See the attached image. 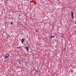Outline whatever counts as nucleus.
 <instances>
[{"instance_id":"obj_4","label":"nucleus","mask_w":76,"mask_h":76,"mask_svg":"<svg viewBox=\"0 0 76 76\" xmlns=\"http://www.w3.org/2000/svg\"><path fill=\"white\" fill-rule=\"evenodd\" d=\"M25 48L26 50H27V51H28V47H26Z\"/></svg>"},{"instance_id":"obj_2","label":"nucleus","mask_w":76,"mask_h":76,"mask_svg":"<svg viewBox=\"0 0 76 76\" xmlns=\"http://www.w3.org/2000/svg\"><path fill=\"white\" fill-rule=\"evenodd\" d=\"M71 16L72 17V18L73 19V18H74V16H73V12H71Z\"/></svg>"},{"instance_id":"obj_6","label":"nucleus","mask_w":76,"mask_h":76,"mask_svg":"<svg viewBox=\"0 0 76 76\" xmlns=\"http://www.w3.org/2000/svg\"><path fill=\"white\" fill-rule=\"evenodd\" d=\"M18 62H19V64L21 65V63H20V60H18Z\"/></svg>"},{"instance_id":"obj_8","label":"nucleus","mask_w":76,"mask_h":76,"mask_svg":"<svg viewBox=\"0 0 76 76\" xmlns=\"http://www.w3.org/2000/svg\"><path fill=\"white\" fill-rule=\"evenodd\" d=\"M12 23H13V22H11V25H12Z\"/></svg>"},{"instance_id":"obj_7","label":"nucleus","mask_w":76,"mask_h":76,"mask_svg":"<svg viewBox=\"0 0 76 76\" xmlns=\"http://www.w3.org/2000/svg\"><path fill=\"white\" fill-rule=\"evenodd\" d=\"M54 37H55V36H51V38H54Z\"/></svg>"},{"instance_id":"obj_5","label":"nucleus","mask_w":76,"mask_h":76,"mask_svg":"<svg viewBox=\"0 0 76 76\" xmlns=\"http://www.w3.org/2000/svg\"><path fill=\"white\" fill-rule=\"evenodd\" d=\"M21 48V46H20L18 47H17V48L18 49H19V48Z\"/></svg>"},{"instance_id":"obj_10","label":"nucleus","mask_w":76,"mask_h":76,"mask_svg":"<svg viewBox=\"0 0 76 76\" xmlns=\"http://www.w3.org/2000/svg\"><path fill=\"white\" fill-rule=\"evenodd\" d=\"M36 32H37V31H36Z\"/></svg>"},{"instance_id":"obj_1","label":"nucleus","mask_w":76,"mask_h":76,"mask_svg":"<svg viewBox=\"0 0 76 76\" xmlns=\"http://www.w3.org/2000/svg\"><path fill=\"white\" fill-rule=\"evenodd\" d=\"M25 39L23 38L22 39H21V42L22 44H23V42L25 41Z\"/></svg>"},{"instance_id":"obj_3","label":"nucleus","mask_w":76,"mask_h":76,"mask_svg":"<svg viewBox=\"0 0 76 76\" xmlns=\"http://www.w3.org/2000/svg\"><path fill=\"white\" fill-rule=\"evenodd\" d=\"M9 55H6L5 56V58H6V59H7V57H8L9 56Z\"/></svg>"},{"instance_id":"obj_9","label":"nucleus","mask_w":76,"mask_h":76,"mask_svg":"<svg viewBox=\"0 0 76 76\" xmlns=\"http://www.w3.org/2000/svg\"><path fill=\"white\" fill-rule=\"evenodd\" d=\"M4 62H5V63L6 62V61H4Z\"/></svg>"},{"instance_id":"obj_11","label":"nucleus","mask_w":76,"mask_h":76,"mask_svg":"<svg viewBox=\"0 0 76 76\" xmlns=\"http://www.w3.org/2000/svg\"><path fill=\"white\" fill-rule=\"evenodd\" d=\"M18 16H20V15H19Z\"/></svg>"}]
</instances>
